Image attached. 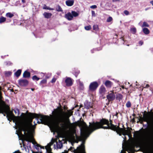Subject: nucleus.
I'll return each mask as SVG.
<instances>
[{
	"label": "nucleus",
	"instance_id": "nucleus-52",
	"mask_svg": "<svg viewBox=\"0 0 153 153\" xmlns=\"http://www.w3.org/2000/svg\"><path fill=\"white\" fill-rule=\"evenodd\" d=\"M31 90L32 91H33L34 90V88H31Z\"/></svg>",
	"mask_w": 153,
	"mask_h": 153
},
{
	"label": "nucleus",
	"instance_id": "nucleus-34",
	"mask_svg": "<svg viewBox=\"0 0 153 153\" xmlns=\"http://www.w3.org/2000/svg\"><path fill=\"white\" fill-rule=\"evenodd\" d=\"M85 28L86 30H89L91 29V26L90 25L86 26L85 27Z\"/></svg>",
	"mask_w": 153,
	"mask_h": 153
},
{
	"label": "nucleus",
	"instance_id": "nucleus-8",
	"mask_svg": "<svg viewBox=\"0 0 153 153\" xmlns=\"http://www.w3.org/2000/svg\"><path fill=\"white\" fill-rule=\"evenodd\" d=\"M115 97V95L113 91H111L108 93L107 96V99L110 101L114 100Z\"/></svg>",
	"mask_w": 153,
	"mask_h": 153
},
{
	"label": "nucleus",
	"instance_id": "nucleus-9",
	"mask_svg": "<svg viewBox=\"0 0 153 153\" xmlns=\"http://www.w3.org/2000/svg\"><path fill=\"white\" fill-rule=\"evenodd\" d=\"M19 84L21 86L27 85L28 84V81L25 79H21L18 80Z\"/></svg>",
	"mask_w": 153,
	"mask_h": 153
},
{
	"label": "nucleus",
	"instance_id": "nucleus-6",
	"mask_svg": "<svg viewBox=\"0 0 153 153\" xmlns=\"http://www.w3.org/2000/svg\"><path fill=\"white\" fill-rule=\"evenodd\" d=\"M60 138L61 139L60 140L59 138L58 139L57 138L56 140V146L57 149H61L63 146V143H65V141L61 137H60ZM54 146L55 147L56 145L55 144Z\"/></svg>",
	"mask_w": 153,
	"mask_h": 153
},
{
	"label": "nucleus",
	"instance_id": "nucleus-57",
	"mask_svg": "<svg viewBox=\"0 0 153 153\" xmlns=\"http://www.w3.org/2000/svg\"><path fill=\"white\" fill-rule=\"evenodd\" d=\"M122 88H124V87H123V86Z\"/></svg>",
	"mask_w": 153,
	"mask_h": 153
},
{
	"label": "nucleus",
	"instance_id": "nucleus-28",
	"mask_svg": "<svg viewBox=\"0 0 153 153\" xmlns=\"http://www.w3.org/2000/svg\"><path fill=\"white\" fill-rule=\"evenodd\" d=\"M14 112L15 113L16 115H19V109H16L14 110Z\"/></svg>",
	"mask_w": 153,
	"mask_h": 153
},
{
	"label": "nucleus",
	"instance_id": "nucleus-55",
	"mask_svg": "<svg viewBox=\"0 0 153 153\" xmlns=\"http://www.w3.org/2000/svg\"><path fill=\"white\" fill-rule=\"evenodd\" d=\"M82 105H80V108L81 107H82Z\"/></svg>",
	"mask_w": 153,
	"mask_h": 153
},
{
	"label": "nucleus",
	"instance_id": "nucleus-18",
	"mask_svg": "<svg viewBox=\"0 0 153 153\" xmlns=\"http://www.w3.org/2000/svg\"><path fill=\"white\" fill-rule=\"evenodd\" d=\"M30 76V73L27 71H25L23 74V77L24 78H28Z\"/></svg>",
	"mask_w": 153,
	"mask_h": 153
},
{
	"label": "nucleus",
	"instance_id": "nucleus-29",
	"mask_svg": "<svg viewBox=\"0 0 153 153\" xmlns=\"http://www.w3.org/2000/svg\"><path fill=\"white\" fill-rule=\"evenodd\" d=\"M32 79L33 80H36V81H38L39 80V78L38 77L34 75L33 76Z\"/></svg>",
	"mask_w": 153,
	"mask_h": 153
},
{
	"label": "nucleus",
	"instance_id": "nucleus-4",
	"mask_svg": "<svg viewBox=\"0 0 153 153\" xmlns=\"http://www.w3.org/2000/svg\"><path fill=\"white\" fill-rule=\"evenodd\" d=\"M139 121L142 123L143 121L146 122L147 124L150 126L153 125V120L148 116L144 115L143 118L141 117L139 119Z\"/></svg>",
	"mask_w": 153,
	"mask_h": 153
},
{
	"label": "nucleus",
	"instance_id": "nucleus-40",
	"mask_svg": "<svg viewBox=\"0 0 153 153\" xmlns=\"http://www.w3.org/2000/svg\"><path fill=\"white\" fill-rule=\"evenodd\" d=\"M5 74L7 75H10L11 74V72L10 71L7 72H6Z\"/></svg>",
	"mask_w": 153,
	"mask_h": 153
},
{
	"label": "nucleus",
	"instance_id": "nucleus-41",
	"mask_svg": "<svg viewBox=\"0 0 153 153\" xmlns=\"http://www.w3.org/2000/svg\"><path fill=\"white\" fill-rule=\"evenodd\" d=\"M92 15L93 16H95V13L94 11L92 10L91 11Z\"/></svg>",
	"mask_w": 153,
	"mask_h": 153
},
{
	"label": "nucleus",
	"instance_id": "nucleus-51",
	"mask_svg": "<svg viewBox=\"0 0 153 153\" xmlns=\"http://www.w3.org/2000/svg\"><path fill=\"white\" fill-rule=\"evenodd\" d=\"M1 87H0V95H1Z\"/></svg>",
	"mask_w": 153,
	"mask_h": 153
},
{
	"label": "nucleus",
	"instance_id": "nucleus-43",
	"mask_svg": "<svg viewBox=\"0 0 153 153\" xmlns=\"http://www.w3.org/2000/svg\"><path fill=\"white\" fill-rule=\"evenodd\" d=\"M39 146V145L38 144L36 143V146L35 148L36 149H37L38 148Z\"/></svg>",
	"mask_w": 153,
	"mask_h": 153
},
{
	"label": "nucleus",
	"instance_id": "nucleus-13",
	"mask_svg": "<svg viewBox=\"0 0 153 153\" xmlns=\"http://www.w3.org/2000/svg\"><path fill=\"white\" fill-rule=\"evenodd\" d=\"M104 84L107 88H110L113 85V83L111 81L107 80L104 83Z\"/></svg>",
	"mask_w": 153,
	"mask_h": 153
},
{
	"label": "nucleus",
	"instance_id": "nucleus-1",
	"mask_svg": "<svg viewBox=\"0 0 153 153\" xmlns=\"http://www.w3.org/2000/svg\"><path fill=\"white\" fill-rule=\"evenodd\" d=\"M13 116L12 120L16 125V134L18 136L19 140H22L23 143L24 140L31 142L32 139V136L33 132L34 126L32 124V120L36 118L37 123L45 124H50L52 123L51 119L48 116H44L36 114L30 113L26 116L22 113L20 116Z\"/></svg>",
	"mask_w": 153,
	"mask_h": 153
},
{
	"label": "nucleus",
	"instance_id": "nucleus-44",
	"mask_svg": "<svg viewBox=\"0 0 153 153\" xmlns=\"http://www.w3.org/2000/svg\"><path fill=\"white\" fill-rule=\"evenodd\" d=\"M120 0H112V1L113 2H116L117 1H120Z\"/></svg>",
	"mask_w": 153,
	"mask_h": 153
},
{
	"label": "nucleus",
	"instance_id": "nucleus-17",
	"mask_svg": "<svg viewBox=\"0 0 153 153\" xmlns=\"http://www.w3.org/2000/svg\"><path fill=\"white\" fill-rule=\"evenodd\" d=\"M92 105L93 104L92 102H86L85 103V107L88 109L92 108L93 106Z\"/></svg>",
	"mask_w": 153,
	"mask_h": 153
},
{
	"label": "nucleus",
	"instance_id": "nucleus-46",
	"mask_svg": "<svg viewBox=\"0 0 153 153\" xmlns=\"http://www.w3.org/2000/svg\"><path fill=\"white\" fill-rule=\"evenodd\" d=\"M149 86V85L148 84H147L146 85V86L145 87V88H148Z\"/></svg>",
	"mask_w": 153,
	"mask_h": 153
},
{
	"label": "nucleus",
	"instance_id": "nucleus-21",
	"mask_svg": "<svg viewBox=\"0 0 153 153\" xmlns=\"http://www.w3.org/2000/svg\"><path fill=\"white\" fill-rule=\"evenodd\" d=\"M6 16L7 17L11 18L14 16V14L11 13L9 12L6 14Z\"/></svg>",
	"mask_w": 153,
	"mask_h": 153
},
{
	"label": "nucleus",
	"instance_id": "nucleus-23",
	"mask_svg": "<svg viewBox=\"0 0 153 153\" xmlns=\"http://www.w3.org/2000/svg\"><path fill=\"white\" fill-rule=\"evenodd\" d=\"M71 13L72 14V15L73 16V17H76V16H78L79 15V14L78 13H77L76 12L74 11H72Z\"/></svg>",
	"mask_w": 153,
	"mask_h": 153
},
{
	"label": "nucleus",
	"instance_id": "nucleus-38",
	"mask_svg": "<svg viewBox=\"0 0 153 153\" xmlns=\"http://www.w3.org/2000/svg\"><path fill=\"white\" fill-rule=\"evenodd\" d=\"M56 80V79L55 78H53L51 81V82L53 83L55 82Z\"/></svg>",
	"mask_w": 153,
	"mask_h": 153
},
{
	"label": "nucleus",
	"instance_id": "nucleus-20",
	"mask_svg": "<svg viewBox=\"0 0 153 153\" xmlns=\"http://www.w3.org/2000/svg\"><path fill=\"white\" fill-rule=\"evenodd\" d=\"M22 71L20 69H19L15 73V75L17 77H19Z\"/></svg>",
	"mask_w": 153,
	"mask_h": 153
},
{
	"label": "nucleus",
	"instance_id": "nucleus-14",
	"mask_svg": "<svg viewBox=\"0 0 153 153\" xmlns=\"http://www.w3.org/2000/svg\"><path fill=\"white\" fill-rule=\"evenodd\" d=\"M126 151H127L128 153H134V148L133 147L130 146L127 147Z\"/></svg>",
	"mask_w": 153,
	"mask_h": 153
},
{
	"label": "nucleus",
	"instance_id": "nucleus-25",
	"mask_svg": "<svg viewBox=\"0 0 153 153\" xmlns=\"http://www.w3.org/2000/svg\"><path fill=\"white\" fill-rule=\"evenodd\" d=\"M43 9H44L49 10H53L54 9L53 8H50L48 7L45 5L43 7Z\"/></svg>",
	"mask_w": 153,
	"mask_h": 153
},
{
	"label": "nucleus",
	"instance_id": "nucleus-27",
	"mask_svg": "<svg viewBox=\"0 0 153 153\" xmlns=\"http://www.w3.org/2000/svg\"><path fill=\"white\" fill-rule=\"evenodd\" d=\"M142 27H149V25L146 22H143V25H142Z\"/></svg>",
	"mask_w": 153,
	"mask_h": 153
},
{
	"label": "nucleus",
	"instance_id": "nucleus-37",
	"mask_svg": "<svg viewBox=\"0 0 153 153\" xmlns=\"http://www.w3.org/2000/svg\"><path fill=\"white\" fill-rule=\"evenodd\" d=\"M123 12L124 13L126 16L128 15L129 14V12L127 10H124Z\"/></svg>",
	"mask_w": 153,
	"mask_h": 153
},
{
	"label": "nucleus",
	"instance_id": "nucleus-33",
	"mask_svg": "<svg viewBox=\"0 0 153 153\" xmlns=\"http://www.w3.org/2000/svg\"><path fill=\"white\" fill-rule=\"evenodd\" d=\"M47 82V80H46L45 79H44L42 80L40 82V84H44L46 83Z\"/></svg>",
	"mask_w": 153,
	"mask_h": 153
},
{
	"label": "nucleus",
	"instance_id": "nucleus-19",
	"mask_svg": "<svg viewBox=\"0 0 153 153\" xmlns=\"http://www.w3.org/2000/svg\"><path fill=\"white\" fill-rule=\"evenodd\" d=\"M45 18L48 19L50 18L52 14L50 13H48L47 12L44 13L43 14Z\"/></svg>",
	"mask_w": 153,
	"mask_h": 153
},
{
	"label": "nucleus",
	"instance_id": "nucleus-5",
	"mask_svg": "<svg viewBox=\"0 0 153 153\" xmlns=\"http://www.w3.org/2000/svg\"><path fill=\"white\" fill-rule=\"evenodd\" d=\"M10 110L8 106L6 105L4 102H2L1 105L0 107V113L8 114Z\"/></svg>",
	"mask_w": 153,
	"mask_h": 153
},
{
	"label": "nucleus",
	"instance_id": "nucleus-16",
	"mask_svg": "<svg viewBox=\"0 0 153 153\" xmlns=\"http://www.w3.org/2000/svg\"><path fill=\"white\" fill-rule=\"evenodd\" d=\"M74 0H67L65 2L66 5L68 6H72L74 3Z\"/></svg>",
	"mask_w": 153,
	"mask_h": 153
},
{
	"label": "nucleus",
	"instance_id": "nucleus-10",
	"mask_svg": "<svg viewBox=\"0 0 153 153\" xmlns=\"http://www.w3.org/2000/svg\"><path fill=\"white\" fill-rule=\"evenodd\" d=\"M65 83L68 86H71L73 84V80L70 77H67L65 80Z\"/></svg>",
	"mask_w": 153,
	"mask_h": 153
},
{
	"label": "nucleus",
	"instance_id": "nucleus-53",
	"mask_svg": "<svg viewBox=\"0 0 153 153\" xmlns=\"http://www.w3.org/2000/svg\"><path fill=\"white\" fill-rule=\"evenodd\" d=\"M34 125H36V124L35 123V122H34Z\"/></svg>",
	"mask_w": 153,
	"mask_h": 153
},
{
	"label": "nucleus",
	"instance_id": "nucleus-30",
	"mask_svg": "<svg viewBox=\"0 0 153 153\" xmlns=\"http://www.w3.org/2000/svg\"><path fill=\"white\" fill-rule=\"evenodd\" d=\"M56 10L58 11L62 12V8L59 5L58 6L56 7Z\"/></svg>",
	"mask_w": 153,
	"mask_h": 153
},
{
	"label": "nucleus",
	"instance_id": "nucleus-32",
	"mask_svg": "<svg viewBox=\"0 0 153 153\" xmlns=\"http://www.w3.org/2000/svg\"><path fill=\"white\" fill-rule=\"evenodd\" d=\"M131 32L133 34H134L136 32V29L135 28H132L131 29Z\"/></svg>",
	"mask_w": 153,
	"mask_h": 153
},
{
	"label": "nucleus",
	"instance_id": "nucleus-48",
	"mask_svg": "<svg viewBox=\"0 0 153 153\" xmlns=\"http://www.w3.org/2000/svg\"><path fill=\"white\" fill-rule=\"evenodd\" d=\"M22 1L23 3H24L25 2V0H22Z\"/></svg>",
	"mask_w": 153,
	"mask_h": 153
},
{
	"label": "nucleus",
	"instance_id": "nucleus-54",
	"mask_svg": "<svg viewBox=\"0 0 153 153\" xmlns=\"http://www.w3.org/2000/svg\"><path fill=\"white\" fill-rule=\"evenodd\" d=\"M123 146H122L123 147Z\"/></svg>",
	"mask_w": 153,
	"mask_h": 153
},
{
	"label": "nucleus",
	"instance_id": "nucleus-47",
	"mask_svg": "<svg viewBox=\"0 0 153 153\" xmlns=\"http://www.w3.org/2000/svg\"><path fill=\"white\" fill-rule=\"evenodd\" d=\"M150 3L152 4V5L153 6V1H150Z\"/></svg>",
	"mask_w": 153,
	"mask_h": 153
},
{
	"label": "nucleus",
	"instance_id": "nucleus-31",
	"mask_svg": "<svg viewBox=\"0 0 153 153\" xmlns=\"http://www.w3.org/2000/svg\"><path fill=\"white\" fill-rule=\"evenodd\" d=\"M126 106L127 108L130 107L131 105V104L129 101H128L126 104Z\"/></svg>",
	"mask_w": 153,
	"mask_h": 153
},
{
	"label": "nucleus",
	"instance_id": "nucleus-45",
	"mask_svg": "<svg viewBox=\"0 0 153 153\" xmlns=\"http://www.w3.org/2000/svg\"><path fill=\"white\" fill-rule=\"evenodd\" d=\"M8 62V64L7 63V65H10L12 64V63L10 62Z\"/></svg>",
	"mask_w": 153,
	"mask_h": 153
},
{
	"label": "nucleus",
	"instance_id": "nucleus-3",
	"mask_svg": "<svg viewBox=\"0 0 153 153\" xmlns=\"http://www.w3.org/2000/svg\"><path fill=\"white\" fill-rule=\"evenodd\" d=\"M72 113L73 112L70 111H68L67 113L65 112L60 108L55 109L52 112L54 118L62 123V127L64 129L71 130L74 128L75 125L70 122L69 119Z\"/></svg>",
	"mask_w": 153,
	"mask_h": 153
},
{
	"label": "nucleus",
	"instance_id": "nucleus-56",
	"mask_svg": "<svg viewBox=\"0 0 153 153\" xmlns=\"http://www.w3.org/2000/svg\"><path fill=\"white\" fill-rule=\"evenodd\" d=\"M4 116H5V114H4Z\"/></svg>",
	"mask_w": 153,
	"mask_h": 153
},
{
	"label": "nucleus",
	"instance_id": "nucleus-12",
	"mask_svg": "<svg viewBox=\"0 0 153 153\" xmlns=\"http://www.w3.org/2000/svg\"><path fill=\"white\" fill-rule=\"evenodd\" d=\"M54 142V140L52 139L51 141V142H50L49 143H48L47 146H46L45 147V149H46L47 151H51V146L53 144Z\"/></svg>",
	"mask_w": 153,
	"mask_h": 153
},
{
	"label": "nucleus",
	"instance_id": "nucleus-35",
	"mask_svg": "<svg viewBox=\"0 0 153 153\" xmlns=\"http://www.w3.org/2000/svg\"><path fill=\"white\" fill-rule=\"evenodd\" d=\"M112 20V18L111 17H109L107 20V22H110Z\"/></svg>",
	"mask_w": 153,
	"mask_h": 153
},
{
	"label": "nucleus",
	"instance_id": "nucleus-39",
	"mask_svg": "<svg viewBox=\"0 0 153 153\" xmlns=\"http://www.w3.org/2000/svg\"><path fill=\"white\" fill-rule=\"evenodd\" d=\"M97 7V6L96 5H93L90 7V8L92 9H95Z\"/></svg>",
	"mask_w": 153,
	"mask_h": 153
},
{
	"label": "nucleus",
	"instance_id": "nucleus-15",
	"mask_svg": "<svg viewBox=\"0 0 153 153\" xmlns=\"http://www.w3.org/2000/svg\"><path fill=\"white\" fill-rule=\"evenodd\" d=\"M65 17L68 20H71L73 18V16L71 13H68L65 15Z\"/></svg>",
	"mask_w": 153,
	"mask_h": 153
},
{
	"label": "nucleus",
	"instance_id": "nucleus-7",
	"mask_svg": "<svg viewBox=\"0 0 153 153\" xmlns=\"http://www.w3.org/2000/svg\"><path fill=\"white\" fill-rule=\"evenodd\" d=\"M98 86V84L96 82H94L91 83L89 86V89L91 91L95 90Z\"/></svg>",
	"mask_w": 153,
	"mask_h": 153
},
{
	"label": "nucleus",
	"instance_id": "nucleus-42",
	"mask_svg": "<svg viewBox=\"0 0 153 153\" xmlns=\"http://www.w3.org/2000/svg\"><path fill=\"white\" fill-rule=\"evenodd\" d=\"M139 44L140 45H141L143 44V42L142 41H140L139 42Z\"/></svg>",
	"mask_w": 153,
	"mask_h": 153
},
{
	"label": "nucleus",
	"instance_id": "nucleus-50",
	"mask_svg": "<svg viewBox=\"0 0 153 153\" xmlns=\"http://www.w3.org/2000/svg\"><path fill=\"white\" fill-rule=\"evenodd\" d=\"M126 137H125V138L124 139V140H123V141H126Z\"/></svg>",
	"mask_w": 153,
	"mask_h": 153
},
{
	"label": "nucleus",
	"instance_id": "nucleus-26",
	"mask_svg": "<svg viewBox=\"0 0 153 153\" xmlns=\"http://www.w3.org/2000/svg\"><path fill=\"white\" fill-rule=\"evenodd\" d=\"M6 18L2 17L0 18V23H2L6 21Z\"/></svg>",
	"mask_w": 153,
	"mask_h": 153
},
{
	"label": "nucleus",
	"instance_id": "nucleus-36",
	"mask_svg": "<svg viewBox=\"0 0 153 153\" xmlns=\"http://www.w3.org/2000/svg\"><path fill=\"white\" fill-rule=\"evenodd\" d=\"M93 29L95 30H97L98 29V26L97 25H95L93 27Z\"/></svg>",
	"mask_w": 153,
	"mask_h": 153
},
{
	"label": "nucleus",
	"instance_id": "nucleus-11",
	"mask_svg": "<svg viewBox=\"0 0 153 153\" xmlns=\"http://www.w3.org/2000/svg\"><path fill=\"white\" fill-rule=\"evenodd\" d=\"M99 92L102 95H104L105 94L106 92V90L104 86L102 85L100 86L99 90Z\"/></svg>",
	"mask_w": 153,
	"mask_h": 153
},
{
	"label": "nucleus",
	"instance_id": "nucleus-2",
	"mask_svg": "<svg viewBox=\"0 0 153 153\" xmlns=\"http://www.w3.org/2000/svg\"><path fill=\"white\" fill-rule=\"evenodd\" d=\"M110 121L109 123L108 120L102 119L101 120L100 122H94L92 123H90V128L88 127L85 123L81 124L80 128V140L82 141V143L80 146L77 147V149L75 151V153H85L84 145V140L92 132L100 128L104 129H110L116 131L120 136L122 134L124 136L128 135L129 137H131V131L129 128H128L127 130L125 128H120L119 126L116 127L113 125L111 120H110Z\"/></svg>",
	"mask_w": 153,
	"mask_h": 153
},
{
	"label": "nucleus",
	"instance_id": "nucleus-22",
	"mask_svg": "<svg viewBox=\"0 0 153 153\" xmlns=\"http://www.w3.org/2000/svg\"><path fill=\"white\" fill-rule=\"evenodd\" d=\"M143 31L144 33L146 34H148L149 33V30L146 28H144L143 29Z\"/></svg>",
	"mask_w": 153,
	"mask_h": 153
},
{
	"label": "nucleus",
	"instance_id": "nucleus-49",
	"mask_svg": "<svg viewBox=\"0 0 153 153\" xmlns=\"http://www.w3.org/2000/svg\"><path fill=\"white\" fill-rule=\"evenodd\" d=\"M123 98V96L121 95H120V99H122Z\"/></svg>",
	"mask_w": 153,
	"mask_h": 153
},
{
	"label": "nucleus",
	"instance_id": "nucleus-24",
	"mask_svg": "<svg viewBox=\"0 0 153 153\" xmlns=\"http://www.w3.org/2000/svg\"><path fill=\"white\" fill-rule=\"evenodd\" d=\"M79 86L81 90H83L84 88V87L83 83L80 82H79Z\"/></svg>",
	"mask_w": 153,
	"mask_h": 153
}]
</instances>
